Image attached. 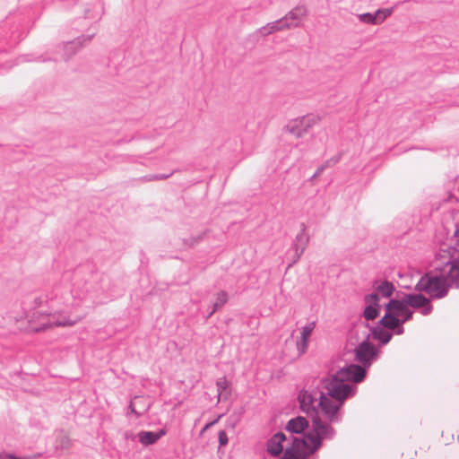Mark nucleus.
I'll use <instances>...</instances> for the list:
<instances>
[{
	"mask_svg": "<svg viewBox=\"0 0 459 459\" xmlns=\"http://www.w3.org/2000/svg\"><path fill=\"white\" fill-rule=\"evenodd\" d=\"M101 300L100 290L91 282L83 286L74 284L73 289L56 287L47 295L48 310H39L34 313L39 324L36 331L53 326H73L84 318L86 313L78 312L79 307H91Z\"/></svg>",
	"mask_w": 459,
	"mask_h": 459,
	"instance_id": "nucleus-1",
	"label": "nucleus"
},
{
	"mask_svg": "<svg viewBox=\"0 0 459 459\" xmlns=\"http://www.w3.org/2000/svg\"><path fill=\"white\" fill-rule=\"evenodd\" d=\"M367 370L358 365L350 364L340 368L335 373L329 374L322 379L325 391L321 394L319 405L323 414L332 422H341L343 411L342 408L347 398L355 394L356 388L348 381L359 383L363 381Z\"/></svg>",
	"mask_w": 459,
	"mask_h": 459,
	"instance_id": "nucleus-2",
	"label": "nucleus"
},
{
	"mask_svg": "<svg viewBox=\"0 0 459 459\" xmlns=\"http://www.w3.org/2000/svg\"><path fill=\"white\" fill-rule=\"evenodd\" d=\"M459 288L458 262H447L440 273H426L415 286V290L424 291L431 299H442L446 296L449 287Z\"/></svg>",
	"mask_w": 459,
	"mask_h": 459,
	"instance_id": "nucleus-3",
	"label": "nucleus"
},
{
	"mask_svg": "<svg viewBox=\"0 0 459 459\" xmlns=\"http://www.w3.org/2000/svg\"><path fill=\"white\" fill-rule=\"evenodd\" d=\"M312 427L307 434L302 437H295L298 439V444L303 447H307L309 453H316L320 449L323 440H332L336 432L332 427L333 422L330 421L325 416L321 413H316L312 417Z\"/></svg>",
	"mask_w": 459,
	"mask_h": 459,
	"instance_id": "nucleus-4",
	"label": "nucleus"
},
{
	"mask_svg": "<svg viewBox=\"0 0 459 459\" xmlns=\"http://www.w3.org/2000/svg\"><path fill=\"white\" fill-rule=\"evenodd\" d=\"M318 387V391L303 390L298 396L300 409L308 415L311 414L313 416L316 415V413H321L322 416H325L322 412L321 406L319 405L321 394L325 391L322 380L320 381Z\"/></svg>",
	"mask_w": 459,
	"mask_h": 459,
	"instance_id": "nucleus-5",
	"label": "nucleus"
},
{
	"mask_svg": "<svg viewBox=\"0 0 459 459\" xmlns=\"http://www.w3.org/2000/svg\"><path fill=\"white\" fill-rule=\"evenodd\" d=\"M378 353L377 348L367 338L354 349V359L367 370L377 359Z\"/></svg>",
	"mask_w": 459,
	"mask_h": 459,
	"instance_id": "nucleus-6",
	"label": "nucleus"
},
{
	"mask_svg": "<svg viewBox=\"0 0 459 459\" xmlns=\"http://www.w3.org/2000/svg\"><path fill=\"white\" fill-rule=\"evenodd\" d=\"M318 121V116L309 114L291 121L287 125L286 130L295 137L300 138Z\"/></svg>",
	"mask_w": 459,
	"mask_h": 459,
	"instance_id": "nucleus-7",
	"label": "nucleus"
},
{
	"mask_svg": "<svg viewBox=\"0 0 459 459\" xmlns=\"http://www.w3.org/2000/svg\"><path fill=\"white\" fill-rule=\"evenodd\" d=\"M405 301L409 307L415 309H421L420 313L423 316H428L432 312L433 307L429 302V299L426 298L421 293H404Z\"/></svg>",
	"mask_w": 459,
	"mask_h": 459,
	"instance_id": "nucleus-8",
	"label": "nucleus"
},
{
	"mask_svg": "<svg viewBox=\"0 0 459 459\" xmlns=\"http://www.w3.org/2000/svg\"><path fill=\"white\" fill-rule=\"evenodd\" d=\"M364 301L367 306L363 311V316L367 320L376 319L378 316L381 308L378 295L376 293L366 295Z\"/></svg>",
	"mask_w": 459,
	"mask_h": 459,
	"instance_id": "nucleus-9",
	"label": "nucleus"
},
{
	"mask_svg": "<svg viewBox=\"0 0 459 459\" xmlns=\"http://www.w3.org/2000/svg\"><path fill=\"white\" fill-rule=\"evenodd\" d=\"M413 311L409 308V307L399 316H390L389 315L384 316L379 323L381 325L385 327L386 329H394L395 326H399V325H403L404 323L412 319Z\"/></svg>",
	"mask_w": 459,
	"mask_h": 459,
	"instance_id": "nucleus-10",
	"label": "nucleus"
},
{
	"mask_svg": "<svg viewBox=\"0 0 459 459\" xmlns=\"http://www.w3.org/2000/svg\"><path fill=\"white\" fill-rule=\"evenodd\" d=\"M298 439L292 438L290 446L286 447L283 457L281 459H308L314 453H309L307 447L298 444Z\"/></svg>",
	"mask_w": 459,
	"mask_h": 459,
	"instance_id": "nucleus-11",
	"label": "nucleus"
},
{
	"mask_svg": "<svg viewBox=\"0 0 459 459\" xmlns=\"http://www.w3.org/2000/svg\"><path fill=\"white\" fill-rule=\"evenodd\" d=\"M405 301L407 300L404 293L398 298L391 299L385 306V316L389 315L390 316L399 317V316L408 307V304Z\"/></svg>",
	"mask_w": 459,
	"mask_h": 459,
	"instance_id": "nucleus-12",
	"label": "nucleus"
},
{
	"mask_svg": "<svg viewBox=\"0 0 459 459\" xmlns=\"http://www.w3.org/2000/svg\"><path fill=\"white\" fill-rule=\"evenodd\" d=\"M307 14V9L305 5H298L291 9L285 16L283 21L290 25V29L299 27L301 20Z\"/></svg>",
	"mask_w": 459,
	"mask_h": 459,
	"instance_id": "nucleus-13",
	"label": "nucleus"
},
{
	"mask_svg": "<svg viewBox=\"0 0 459 459\" xmlns=\"http://www.w3.org/2000/svg\"><path fill=\"white\" fill-rule=\"evenodd\" d=\"M308 241L309 238L306 234V226L304 223H302L300 232L297 234L295 240L292 244V248L294 249L295 252V258L293 260V263H296L301 257L305 249L307 248Z\"/></svg>",
	"mask_w": 459,
	"mask_h": 459,
	"instance_id": "nucleus-14",
	"label": "nucleus"
},
{
	"mask_svg": "<svg viewBox=\"0 0 459 459\" xmlns=\"http://www.w3.org/2000/svg\"><path fill=\"white\" fill-rule=\"evenodd\" d=\"M316 326L315 322L307 323L304 325L300 332V339L297 341V349L299 351V355L304 354L308 347V340L309 337L314 331Z\"/></svg>",
	"mask_w": 459,
	"mask_h": 459,
	"instance_id": "nucleus-15",
	"label": "nucleus"
},
{
	"mask_svg": "<svg viewBox=\"0 0 459 459\" xmlns=\"http://www.w3.org/2000/svg\"><path fill=\"white\" fill-rule=\"evenodd\" d=\"M287 439L286 436L282 432H278L274 434L268 441H267V452L274 456H277L281 454L283 450L282 442Z\"/></svg>",
	"mask_w": 459,
	"mask_h": 459,
	"instance_id": "nucleus-16",
	"label": "nucleus"
},
{
	"mask_svg": "<svg viewBox=\"0 0 459 459\" xmlns=\"http://www.w3.org/2000/svg\"><path fill=\"white\" fill-rule=\"evenodd\" d=\"M150 408V400L144 396H135L131 400L129 409L136 417L142 416Z\"/></svg>",
	"mask_w": 459,
	"mask_h": 459,
	"instance_id": "nucleus-17",
	"label": "nucleus"
},
{
	"mask_svg": "<svg viewBox=\"0 0 459 459\" xmlns=\"http://www.w3.org/2000/svg\"><path fill=\"white\" fill-rule=\"evenodd\" d=\"M384 328L385 327L378 323L377 325L370 328V334L368 338L370 336L373 340L378 341L380 345L387 344L391 341L393 334Z\"/></svg>",
	"mask_w": 459,
	"mask_h": 459,
	"instance_id": "nucleus-18",
	"label": "nucleus"
},
{
	"mask_svg": "<svg viewBox=\"0 0 459 459\" xmlns=\"http://www.w3.org/2000/svg\"><path fill=\"white\" fill-rule=\"evenodd\" d=\"M308 428V420L302 417L298 416L290 419L286 424V430L293 434H301L305 429Z\"/></svg>",
	"mask_w": 459,
	"mask_h": 459,
	"instance_id": "nucleus-19",
	"label": "nucleus"
},
{
	"mask_svg": "<svg viewBox=\"0 0 459 459\" xmlns=\"http://www.w3.org/2000/svg\"><path fill=\"white\" fill-rule=\"evenodd\" d=\"M290 25H288L285 21H283L282 18L268 22L265 26L261 27L258 29L257 32L261 34L262 36H267L270 35L275 31L289 30Z\"/></svg>",
	"mask_w": 459,
	"mask_h": 459,
	"instance_id": "nucleus-20",
	"label": "nucleus"
},
{
	"mask_svg": "<svg viewBox=\"0 0 459 459\" xmlns=\"http://www.w3.org/2000/svg\"><path fill=\"white\" fill-rule=\"evenodd\" d=\"M92 37H93V34L87 36V37L82 36V37H79L78 39H76L75 40L67 42L64 47L65 55L66 58H69L70 56L74 55L77 52V50L79 49V48H81L84 42H89Z\"/></svg>",
	"mask_w": 459,
	"mask_h": 459,
	"instance_id": "nucleus-21",
	"label": "nucleus"
},
{
	"mask_svg": "<svg viewBox=\"0 0 459 459\" xmlns=\"http://www.w3.org/2000/svg\"><path fill=\"white\" fill-rule=\"evenodd\" d=\"M164 435L165 431L163 429L159 431H141L138 433V439L143 446H149L154 444Z\"/></svg>",
	"mask_w": 459,
	"mask_h": 459,
	"instance_id": "nucleus-22",
	"label": "nucleus"
},
{
	"mask_svg": "<svg viewBox=\"0 0 459 459\" xmlns=\"http://www.w3.org/2000/svg\"><path fill=\"white\" fill-rule=\"evenodd\" d=\"M230 383L226 377H220L216 381V386L218 390V401L221 399L227 400L230 395V390L229 389Z\"/></svg>",
	"mask_w": 459,
	"mask_h": 459,
	"instance_id": "nucleus-23",
	"label": "nucleus"
},
{
	"mask_svg": "<svg viewBox=\"0 0 459 459\" xmlns=\"http://www.w3.org/2000/svg\"><path fill=\"white\" fill-rule=\"evenodd\" d=\"M376 294L383 298H390L395 290L394 285L388 281H383L376 286Z\"/></svg>",
	"mask_w": 459,
	"mask_h": 459,
	"instance_id": "nucleus-24",
	"label": "nucleus"
},
{
	"mask_svg": "<svg viewBox=\"0 0 459 459\" xmlns=\"http://www.w3.org/2000/svg\"><path fill=\"white\" fill-rule=\"evenodd\" d=\"M229 300V295L225 290L219 291L216 294V300L212 305V309L209 313V317L219 308L222 307Z\"/></svg>",
	"mask_w": 459,
	"mask_h": 459,
	"instance_id": "nucleus-25",
	"label": "nucleus"
},
{
	"mask_svg": "<svg viewBox=\"0 0 459 459\" xmlns=\"http://www.w3.org/2000/svg\"><path fill=\"white\" fill-rule=\"evenodd\" d=\"M394 10V7H391L385 9H377L375 13H373V17L376 20V25L384 22L385 20L393 13Z\"/></svg>",
	"mask_w": 459,
	"mask_h": 459,
	"instance_id": "nucleus-26",
	"label": "nucleus"
},
{
	"mask_svg": "<svg viewBox=\"0 0 459 459\" xmlns=\"http://www.w3.org/2000/svg\"><path fill=\"white\" fill-rule=\"evenodd\" d=\"M340 160H341L340 154L330 158L324 164H322L320 167L317 168L316 171L315 172V174L313 175L312 178H316V177L321 175L326 168L333 167V165L338 163L340 161Z\"/></svg>",
	"mask_w": 459,
	"mask_h": 459,
	"instance_id": "nucleus-27",
	"label": "nucleus"
},
{
	"mask_svg": "<svg viewBox=\"0 0 459 459\" xmlns=\"http://www.w3.org/2000/svg\"><path fill=\"white\" fill-rule=\"evenodd\" d=\"M358 19L359 20V22H361L363 23L376 25V20L373 17L372 13H360L358 15Z\"/></svg>",
	"mask_w": 459,
	"mask_h": 459,
	"instance_id": "nucleus-28",
	"label": "nucleus"
},
{
	"mask_svg": "<svg viewBox=\"0 0 459 459\" xmlns=\"http://www.w3.org/2000/svg\"><path fill=\"white\" fill-rule=\"evenodd\" d=\"M219 443L221 446H224L228 444L229 438L225 430H221L218 434Z\"/></svg>",
	"mask_w": 459,
	"mask_h": 459,
	"instance_id": "nucleus-29",
	"label": "nucleus"
},
{
	"mask_svg": "<svg viewBox=\"0 0 459 459\" xmlns=\"http://www.w3.org/2000/svg\"><path fill=\"white\" fill-rule=\"evenodd\" d=\"M172 175V173L169 174H155L152 175L149 178H146V180H161L169 178Z\"/></svg>",
	"mask_w": 459,
	"mask_h": 459,
	"instance_id": "nucleus-30",
	"label": "nucleus"
},
{
	"mask_svg": "<svg viewBox=\"0 0 459 459\" xmlns=\"http://www.w3.org/2000/svg\"><path fill=\"white\" fill-rule=\"evenodd\" d=\"M201 236H198L196 238H191L189 240H187V245L189 246H194L195 245L196 243L199 242V240L201 239Z\"/></svg>",
	"mask_w": 459,
	"mask_h": 459,
	"instance_id": "nucleus-31",
	"label": "nucleus"
},
{
	"mask_svg": "<svg viewBox=\"0 0 459 459\" xmlns=\"http://www.w3.org/2000/svg\"><path fill=\"white\" fill-rule=\"evenodd\" d=\"M393 330L398 335H401L404 333V328L403 327V325H399V326H395L394 329H393Z\"/></svg>",
	"mask_w": 459,
	"mask_h": 459,
	"instance_id": "nucleus-32",
	"label": "nucleus"
},
{
	"mask_svg": "<svg viewBox=\"0 0 459 459\" xmlns=\"http://www.w3.org/2000/svg\"><path fill=\"white\" fill-rule=\"evenodd\" d=\"M16 455L13 454L0 455V459H16Z\"/></svg>",
	"mask_w": 459,
	"mask_h": 459,
	"instance_id": "nucleus-33",
	"label": "nucleus"
},
{
	"mask_svg": "<svg viewBox=\"0 0 459 459\" xmlns=\"http://www.w3.org/2000/svg\"><path fill=\"white\" fill-rule=\"evenodd\" d=\"M40 455H30V456H17L16 459H35L38 458Z\"/></svg>",
	"mask_w": 459,
	"mask_h": 459,
	"instance_id": "nucleus-34",
	"label": "nucleus"
},
{
	"mask_svg": "<svg viewBox=\"0 0 459 459\" xmlns=\"http://www.w3.org/2000/svg\"><path fill=\"white\" fill-rule=\"evenodd\" d=\"M215 423V421H212V422H210V423H207L204 429H203V432L205 431L206 429H208L212 425H213Z\"/></svg>",
	"mask_w": 459,
	"mask_h": 459,
	"instance_id": "nucleus-35",
	"label": "nucleus"
},
{
	"mask_svg": "<svg viewBox=\"0 0 459 459\" xmlns=\"http://www.w3.org/2000/svg\"><path fill=\"white\" fill-rule=\"evenodd\" d=\"M455 236L459 238V227L455 230Z\"/></svg>",
	"mask_w": 459,
	"mask_h": 459,
	"instance_id": "nucleus-36",
	"label": "nucleus"
},
{
	"mask_svg": "<svg viewBox=\"0 0 459 459\" xmlns=\"http://www.w3.org/2000/svg\"><path fill=\"white\" fill-rule=\"evenodd\" d=\"M125 437H126V438H128V437H129V434H128V432H126V433H125Z\"/></svg>",
	"mask_w": 459,
	"mask_h": 459,
	"instance_id": "nucleus-37",
	"label": "nucleus"
}]
</instances>
